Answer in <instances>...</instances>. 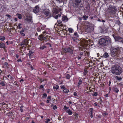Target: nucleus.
<instances>
[{
  "mask_svg": "<svg viewBox=\"0 0 123 123\" xmlns=\"http://www.w3.org/2000/svg\"><path fill=\"white\" fill-rule=\"evenodd\" d=\"M110 55L113 58L117 60H121L122 57L121 54H123V48L122 47L111 46L110 48Z\"/></svg>",
  "mask_w": 123,
  "mask_h": 123,
  "instance_id": "nucleus-1",
  "label": "nucleus"
},
{
  "mask_svg": "<svg viewBox=\"0 0 123 123\" xmlns=\"http://www.w3.org/2000/svg\"><path fill=\"white\" fill-rule=\"evenodd\" d=\"M111 39L109 37L104 36L99 40L98 46L100 48L108 46L109 45L112 46Z\"/></svg>",
  "mask_w": 123,
  "mask_h": 123,
  "instance_id": "nucleus-2",
  "label": "nucleus"
},
{
  "mask_svg": "<svg viewBox=\"0 0 123 123\" xmlns=\"http://www.w3.org/2000/svg\"><path fill=\"white\" fill-rule=\"evenodd\" d=\"M111 71L113 74L119 75L121 74L123 72V69L121 67L117 65H113L111 68Z\"/></svg>",
  "mask_w": 123,
  "mask_h": 123,
  "instance_id": "nucleus-3",
  "label": "nucleus"
},
{
  "mask_svg": "<svg viewBox=\"0 0 123 123\" xmlns=\"http://www.w3.org/2000/svg\"><path fill=\"white\" fill-rule=\"evenodd\" d=\"M108 10L109 12L112 14H114L116 12V7L110 5Z\"/></svg>",
  "mask_w": 123,
  "mask_h": 123,
  "instance_id": "nucleus-4",
  "label": "nucleus"
},
{
  "mask_svg": "<svg viewBox=\"0 0 123 123\" xmlns=\"http://www.w3.org/2000/svg\"><path fill=\"white\" fill-rule=\"evenodd\" d=\"M73 49L72 47H68L64 48L63 49V51L65 53H68L72 55L73 54Z\"/></svg>",
  "mask_w": 123,
  "mask_h": 123,
  "instance_id": "nucleus-5",
  "label": "nucleus"
},
{
  "mask_svg": "<svg viewBox=\"0 0 123 123\" xmlns=\"http://www.w3.org/2000/svg\"><path fill=\"white\" fill-rule=\"evenodd\" d=\"M112 36L114 39L115 41L120 42V41L121 40L123 39V38H122L121 37L119 36H116L113 34L112 35Z\"/></svg>",
  "mask_w": 123,
  "mask_h": 123,
  "instance_id": "nucleus-6",
  "label": "nucleus"
},
{
  "mask_svg": "<svg viewBox=\"0 0 123 123\" xmlns=\"http://www.w3.org/2000/svg\"><path fill=\"white\" fill-rule=\"evenodd\" d=\"M43 13L48 18H50L51 16L49 11L48 10H45L43 11Z\"/></svg>",
  "mask_w": 123,
  "mask_h": 123,
  "instance_id": "nucleus-7",
  "label": "nucleus"
},
{
  "mask_svg": "<svg viewBox=\"0 0 123 123\" xmlns=\"http://www.w3.org/2000/svg\"><path fill=\"white\" fill-rule=\"evenodd\" d=\"M86 55L85 53H83V52H80L79 53V54L77 55V57L78 60L81 59L82 58V57L83 56H85Z\"/></svg>",
  "mask_w": 123,
  "mask_h": 123,
  "instance_id": "nucleus-8",
  "label": "nucleus"
},
{
  "mask_svg": "<svg viewBox=\"0 0 123 123\" xmlns=\"http://www.w3.org/2000/svg\"><path fill=\"white\" fill-rule=\"evenodd\" d=\"M0 48H3L4 50H6L7 47L5 46V44L2 42H0Z\"/></svg>",
  "mask_w": 123,
  "mask_h": 123,
  "instance_id": "nucleus-9",
  "label": "nucleus"
},
{
  "mask_svg": "<svg viewBox=\"0 0 123 123\" xmlns=\"http://www.w3.org/2000/svg\"><path fill=\"white\" fill-rule=\"evenodd\" d=\"M24 44H20V45L22 46L23 45L26 46L29 43L28 41L26 39H25L24 40Z\"/></svg>",
  "mask_w": 123,
  "mask_h": 123,
  "instance_id": "nucleus-10",
  "label": "nucleus"
},
{
  "mask_svg": "<svg viewBox=\"0 0 123 123\" xmlns=\"http://www.w3.org/2000/svg\"><path fill=\"white\" fill-rule=\"evenodd\" d=\"M82 81L81 79L79 80V81L78 83L77 87L78 88H81V85L82 84Z\"/></svg>",
  "mask_w": 123,
  "mask_h": 123,
  "instance_id": "nucleus-11",
  "label": "nucleus"
},
{
  "mask_svg": "<svg viewBox=\"0 0 123 123\" xmlns=\"http://www.w3.org/2000/svg\"><path fill=\"white\" fill-rule=\"evenodd\" d=\"M75 1L74 3L75 6H74V7H76L80 2L81 1V0H75Z\"/></svg>",
  "mask_w": 123,
  "mask_h": 123,
  "instance_id": "nucleus-12",
  "label": "nucleus"
},
{
  "mask_svg": "<svg viewBox=\"0 0 123 123\" xmlns=\"http://www.w3.org/2000/svg\"><path fill=\"white\" fill-rule=\"evenodd\" d=\"M39 7L37 6L35 7V8L33 10V12L35 13H37L39 11Z\"/></svg>",
  "mask_w": 123,
  "mask_h": 123,
  "instance_id": "nucleus-13",
  "label": "nucleus"
},
{
  "mask_svg": "<svg viewBox=\"0 0 123 123\" xmlns=\"http://www.w3.org/2000/svg\"><path fill=\"white\" fill-rule=\"evenodd\" d=\"M31 17L30 16H28L27 17L25 20L27 22H30L31 21Z\"/></svg>",
  "mask_w": 123,
  "mask_h": 123,
  "instance_id": "nucleus-14",
  "label": "nucleus"
},
{
  "mask_svg": "<svg viewBox=\"0 0 123 123\" xmlns=\"http://www.w3.org/2000/svg\"><path fill=\"white\" fill-rule=\"evenodd\" d=\"M112 90L116 93H117L119 91V90L117 87H112Z\"/></svg>",
  "mask_w": 123,
  "mask_h": 123,
  "instance_id": "nucleus-15",
  "label": "nucleus"
},
{
  "mask_svg": "<svg viewBox=\"0 0 123 123\" xmlns=\"http://www.w3.org/2000/svg\"><path fill=\"white\" fill-rule=\"evenodd\" d=\"M60 11V9H57L55 8H53V13L56 14L58 12Z\"/></svg>",
  "mask_w": 123,
  "mask_h": 123,
  "instance_id": "nucleus-16",
  "label": "nucleus"
},
{
  "mask_svg": "<svg viewBox=\"0 0 123 123\" xmlns=\"http://www.w3.org/2000/svg\"><path fill=\"white\" fill-rule=\"evenodd\" d=\"M34 52L32 51L31 50H29V53L28 54V55L29 56L30 58H31V57H32L33 56L32 54Z\"/></svg>",
  "mask_w": 123,
  "mask_h": 123,
  "instance_id": "nucleus-17",
  "label": "nucleus"
},
{
  "mask_svg": "<svg viewBox=\"0 0 123 123\" xmlns=\"http://www.w3.org/2000/svg\"><path fill=\"white\" fill-rule=\"evenodd\" d=\"M101 57L105 58H107L109 57L108 54L107 52H105L103 55L101 56Z\"/></svg>",
  "mask_w": 123,
  "mask_h": 123,
  "instance_id": "nucleus-18",
  "label": "nucleus"
},
{
  "mask_svg": "<svg viewBox=\"0 0 123 123\" xmlns=\"http://www.w3.org/2000/svg\"><path fill=\"white\" fill-rule=\"evenodd\" d=\"M20 33L22 36L24 37L25 36L26 32V31H20Z\"/></svg>",
  "mask_w": 123,
  "mask_h": 123,
  "instance_id": "nucleus-19",
  "label": "nucleus"
},
{
  "mask_svg": "<svg viewBox=\"0 0 123 123\" xmlns=\"http://www.w3.org/2000/svg\"><path fill=\"white\" fill-rule=\"evenodd\" d=\"M43 36L42 35H41L38 37V38L39 40L41 41H43Z\"/></svg>",
  "mask_w": 123,
  "mask_h": 123,
  "instance_id": "nucleus-20",
  "label": "nucleus"
},
{
  "mask_svg": "<svg viewBox=\"0 0 123 123\" xmlns=\"http://www.w3.org/2000/svg\"><path fill=\"white\" fill-rule=\"evenodd\" d=\"M51 107H53V109L54 110H55L57 108V106L56 105H54L53 104H52L50 105Z\"/></svg>",
  "mask_w": 123,
  "mask_h": 123,
  "instance_id": "nucleus-21",
  "label": "nucleus"
},
{
  "mask_svg": "<svg viewBox=\"0 0 123 123\" xmlns=\"http://www.w3.org/2000/svg\"><path fill=\"white\" fill-rule=\"evenodd\" d=\"M66 78L67 79H70L71 77V76L69 74H66L65 75Z\"/></svg>",
  "mask_w": 123,
  "mask_h": 123,
  "instance_id": "nucleus-22",
  "label": "nucleus"
},
{
  "mask_svg": "<svg viewBox=\"0 0 123 123\" xmlns=\"http://www.w3.org/2000/svg\"><path fill=\"white\" fill-rule=\"evenodd\" d=\"M57 23L58 24L59 26H62V22L60 20L57 21Z\"/></svg>",
  "mask_w": 123,
  "mask_h": 123,
  "instance_id": "nucleus-23",
  "label": "nucleus"
},
{
  "mask_svg": "<svg viewBox=\"0 0 123 123\" xmlns=\"http://www.w3.org/2000/svg\"><path fill=\"white\" fill-rule=\"evenodd\" d=\"M66 112L68 113V114L69 115H71L72 114V111L70 109H68L67 110Z\"/></svg>",
  "mask_w": 123,
  "mask_h": 123,
  "instance_id": "nucleus-24",
  "label": "nucleus"
},
{
  "mask_svg": "<svg viewBox=\"0 0 123 123\" xmlns=\"http://www.w3.org/2000/svg\"><path fill=\"white\" fill-rule=\"evenodd\" d=\"M116 79L119 81H120L122 80V78L121 77L116 76Z\"/></svg>",
  "mask_w": 123,
  "mask_h": 123,
  "instance_id": "nucleus-25",
  "label": "nucleus"
},
{
  "mask_svg": "<svg viewBox=\"0 0 123 123\" xmlns=\"http://www.w3.org/2000/svg\"><path fill=\"white\" fill-rule=\"evenodd\" d=\"M13 113L12 112H9L6 113V115L7 116L9 117H11V116H12V114Z\"/></svg>",
  "mask_w": 123,
  "mask_h": 123,
  "instance_id": "nucleus-26",
  "label": "nucleus"
},
{
  "mask_svg": "<svg viewBox=\"0 0 123 123\" xmlns=\"http://www.w3.org/2000/svg\"><path fill=\"white\" fill-rule=\"evenodd\" d=\"M74 116L75 117L76 119H78V116H79V114L75 112V113L74 114Z\"/></svg>",
  "mask_w": 123,
  "mask_h": 123,
  "instance_id": "nucleus-27",
  "label": "nucleus"
},
{
  "mask_svg": "<svg viewBox=\"0 0 123 123\" xmlns=\"http://www.w3.org/2000/svg\"><path fill=\"white\" fill-rule=\"evenodd\" d=\"M47 94L46 93H44L42 97L43 98H45L47 97Z\"/></svg>",
  "mask_w": 123,
  "mask_h": 123,
  "instance_id": "nucleus-28",
  "label": "nucleus"
},
{
  "mask_svg": "<svg viewBox=\"0 0 123 123\" xmlns=\"http://www.w3.org/2000/svg\"><path fill=\"white\" fill-rule=\"evenodd\" d=\"M78 38L77 37H72V39H73V41L76 42L77 40L78 39Z\"/></svg>",
  "mask_w": 123,
  "mask_h": 123,
  "instance_id": "nucleus-29",
  "label": "nucleus"
},
{
  "mask_svg": "<svg viewBox=\"0 0 123 123\" xmlns=\"http://www.w3.org/2000/svg\"><path fill=\"white\" fill-rule=\"evenodd\" d=\"M16 15L18 16V18L19 19H20L22 18V16L20 14L17 13L16 14Z\"/></svg>",
  "mask_w": 123,
  "mask_h": 123,
  "instance_id": "nucleus-30",
  "label": "nucleus"
},
{
  "mask_svg": "<svg viewBox=\"0 0 123 123\" xmlns=\"http://www.w3.org/2000/svg\"><path fill=\"white\" fill-rule=\"evenodd\" d=\"M59 86L57 85H56V86H54L53 87V88L57 90L59 89Z\"/></svg>",
  "mask_w": 123,
  "mask_h": 123,
  "instance_id": "nucleus-31",
  "label": "nucleus"
},
{
  "mask_svg": "<svg viewBox=\"0 0 123 123\" xmlns=\"http://www.w3.org/2000/svg\"><path fill=\"white\" fill-rule=\"evenodd\" d=\"M68 20V18L67 17L64 16L62 18V20L63 21H67Z\"/></svg>",
  "mask_w": 123,
  "mask_h": 123,
  "instance_id": "nucleus-32",
  "label": "nucleus"
},
{
  "mask_svg": "<svg viewBox=\"0 0 123 123\" xmlns=\"http://www.w3.org/2000/svg\"><path fill=\"white\" fill-rule=\"evenodd\" d=\"M47 47L45 45H43L42 46H40L39 48V49L41 50H43L44 48H46Z\"/></svg>",
  "mask_w": 123,
  "mask_h": 123,
  "instance_id": "nucleus-33",
  "label": "nucleus"
},
{
  "mask_svg": "<svg viewBox=\"0 0 123 123\" xmlns=\"http://www.w3.org/2000/svg\"><path fill=\"white\" fill-rule=\"evenodd\" d=\"M5 83V82L2 81L0 82V85L3 86H6Z\"/></svg>",
  "mask_w": 123,
  "mask_h": 123,
  "instance_id": "nucleus-34",
  "label": "nucleus"
},
{
  "mask_svg": "<svg viewBox=\"0 0 123 123\" xmlns=\"http://www.w3.org/2000/svg\"><path fill=\"white\" fill-rule=\"evenodd\" d=\"M5 39V37L4 36H1L0 37V40L2 41H4Z\"/></svg>",
  "mask_w": 123,
  "mask_h": 123,
  "instance_id": "nucleus-35",
  "label": "nucleus"
},
{
  "mask_svg": "<svg viewBox=\"0 0 123 123\" xmlns=\"http://www.w3.org/2000/svg\"><path fill=\"white\" fill-rule=\"evenodd\" d=\"M69 92V90L68 89H66L65 90H63V93H68V92Z\"/></svg>",
  "mask_w": 123,
  "mask_h": 123,
  "instance_id": "nucleus-36",
  "label": "nucleus"
},
{
  "mask_svg": "<svg viewBox=\"0 0 123 123\" xmlns=\"http://www.w3.org/2000/svg\"><path fill=\"white\" fill-rule=\"evenodd\" d=\"M98 95V93L97 92H95L94 93H93L92 95L93 96H96Z\"/></svg>",
  "mask_w": 123,
  "mask_h": 123,
  "instance_id": "nucleus-37",
  "label": "nucleus"
},
{
  "mask_svg": "<svg viewBox=\"0 0 123 123\" xmlns=\"http://www.w3.org/2000/svg\"><path fill=\"white\" fill-rule=\"evenodd\" d=\"M61 88V89H63V90H65L67 89V88L65 87L64 85L61 86H60Z\"/></svg>",
  "mask_w": 123,
  "mask_h": 123,
  "instance_id": "nucleus-38",
  "label": "nucleus"
},
{
  "mask_svg": "<svg viewBox=\"0 0 123 123\" xmlns=\"http://www.w3.org/2000/svg\"><path fill=\"white\" fill-rule=\"evenodd\" d=\"M38 79H39L40 81V82L41 83L42 82L44 81V80L43 79H41L39 77H38Z\"/></svg>",
  "mask_w": 123,
  "mask_h": 123,
  "instance_id": "nucleus-39",
  "label": "nucleus"
},
{
  "mask_svg": "<svg viewBox=\"0 0 123 123\" xmlns=\"http://www.w3.org/2000/svg\"><path fill=\"white\" fill-rule=\"evenodd\" d=\"M74 95L76 97H79V96L77 95V93L76 92H74Z\"/></svg>",
  "mask_w": 123,
  "mask_h": 123,
  "instance_id": "nucleus-40",
  "label": "nucleus"
},
{
  "mask_svg": "<svg viewBox=\"0 0 123 123\" xmlns=\"http://www.w3.org/2000/svg\"><path fill=\"white\" fill-rule=\"evenodd\" d=\"M74 35L76 37H77V38H79V36L77 34V32H75L74 33Z\"/></svg>",
  "mask_w": 123,
  "mask_h": 123,
  "instance_id": "nucleus-41",
  "label": "nucleus"
},
{
  "mask_svg": "<svg viewBox=\"0 0 123 123\" xmlns=\"http://www.w3.org/2000/svg\"><path fill=\"white\" fill-rule=\"evenodd\" d=\"M4 66L7 68H8V64L6 62L4 64Z\"/></svg>",
  "mask_w": 123,
  "mask_h": 123,
  "instance_id": "nucleus-42",
  "label": "nucleus"
},
{
  "mask_svg": "<svg viewBox=\"0 0 123 123\" xmlns=\"http://www.w3.org/2000/svg\"><path fill=\"white\" fill-rule=\"evenodd\" d=\"M87 73H88V71L86 70L85 69L83 72L84 75H86Z\"/></svg>",
  "mask_w": 123,
  "mask_h": 123,
  "instance_id": "nucleus-43",
  "label": "nucleus"
},
{
  "mask_svg": "<svg viewBox=\"0 0 123 123\" xmlns=\"http://www.w3.org/2000/svg\"><path fill=\"white\" fill-rule=\"evenodd\" d=\"M87 32V31H81V33L83 34H86Z\"/></svg>",
  "mask_w": 123,
  "mask_h": 123,
  "instance_id": "nucleus-44",
  "label": "nucleus"
},
{
  "mask_svg": "<svg viewBox=\"0 0 123 123\" xmlns=\"http://www.w3.org/2000/svg\"><path fill=\"white\" fill-rule=\"evenodd\" d=\"M90 112V114L92 113L93 114V109L92 108H90L89 109Z\"/></svg>",
  "mask_w": 123,
  "mask_h": 123,
  "instance_id": "nucleus-45",
  "label": "nucleus"
},
{
  "mask_svg": "<svg viewBox=\"0 0 123 123\" xmlns=\"http://www.w3.org/2000/svg\"><path fill=\"white\" fill-rule=\"evenodd\" d=\"M88 17V16L86 15L84 16L83 17V18H84V20H86Z\"/></svg>",
  "mask_w": 123,
  "mask_h": 123,
  "instance_id": "nucleus-46",
  "label": "nucleus"
},
{
  "mask_svg": "<svg viewBox=\"0 0 123 123\" xmlns=\"http://www.w3.org/2000/svg\"><path fill=\"white\" fill-rule=\"evenodd\" d=\"M99 99H100V101L99 102V104L101 105H102V103L103 102V101L102 99H101L100 97V98H99Z\"/></svg>",
  "mask_w": 123,
  "mask_h": 123,
  "instance_id": "nucleus-47",
  "label": "nucleus"
},
{
  "mask_svg": "<svg viewBox=\"0 0 123 123\" xmlns=\"http://www.w3.org/2000/svg\"><path fill=\"white\" fill-rule=\"evenodd\" d=\"M69 108L68 107H67L66 105H65L64 106L63 108L65 110H67Z\"/></svg>",
  "mask_w": 123,
  "mask_h": 123,
  "instance_id": "nucleus-48",
  "label": "nucleus"
},
{
  "mask_svg": "<svg viewBox=\"0 0 123 123\" xmlns=\"http://www.w3.org/2000/svg\"><path fill=\"white\" fill-rule=\"evenodd\" d=\"M13 84L14 85L17 86L18 87L19 86L18 85L16 81H15L14 82Z\"/></svg>",
  "mask_w": 123,
  "mask_h": 123,
  "instance_id": "nucleus-49",
  "label": "nucleus"
},
{
  "mask_svg": "<svg viewBox=\"0 0 123 123\" xmlns=\"http://www.w3.org/2000/svg\"><path fill=\"white\" fill-rule=\"evenodd\" d=\"M47 120L45 121V123H48V122H49L50 121V119L49 118H47L46 119Z\"/></svg>",
  "mask_w": 123,
  "mask_h": 123,
  "instance_id": "nucleus-50",
  "label": "nucleus"
},
{
  "mask_svg": "<svg viewBox=\"0 0 123 123\" xmlns=\"http://www.w3.org/2000/svg\"><path fill=\"white\" fill-rule=\"evenodd\" d=\"M108 115V113H107L105 112L103 113V114H102V115H103L104 117H105V116Z\"/></svg>",
  "mask_w": 123,
  "mask_h": 123,
  "instance_id": "nucleus-51",
  "label": "nucleus"
},
{
  "mask_svg": "<svg viewBox=\"0 0 123 123\" xmlns=\"http://www.w3.org/2000/svg\"><path fill=\"white\" fill-rule=\"evenodd\" d=\"M22 25V24H18V25L17 26V27L19 29H21L22 28V27L21 26H20L21 25Z\"/></svg>",
  "mask_w": 123,
  "mask_h": 123,
  "instance_id": "nucleus-52",
  "label": "nucleus"
},
{
  "mask_svg": "<svg viewBox=\"0 0 123 123\" xmlns=\"http://www.w3.org/2000/svg\"><path fill=\"white\" fill-rule=\"evenodd\" d=\"M89 27L91 29V30L92 31L94 30V27L93 26H89Z\"/></svg>",
  "mask_w": 123,
  "mask_h": 123,
  "instance_id": "nucleus-53",
  "label": "nucleus"
},
{
  "mask_svg": "<svg viewBox=\"0 0 123 123\" xmlns=\"http://www.w3.org/2000/svg\"><path fill=\"white\" fill-rule=\"evenodd\" d=\"M46 45H48L49 47H52V45L50 43H48L46 44Z\"/></svg>",
  "mask_w": 123,
  "mask_h": 123,
  "instance_id": "nucleus-54",
  "label": "nucleus"
},
{
  "mask_svg": "<svg viewBox=\"0 0 123 123\" xmlns=\"http://www.w3.org/2000/svg\"><path fill=\"white\" fill-rule=\"evenodd\" d=\"M17 62H22V60L21 58H19V59H18L17 60Z\"/></svg>",
  "mask_w": 123,
  "mask_h": 123,
  "instance_id": "nucleus-55",
  "label": "nucleus"
},
{
  "mask_svg": "<svg viewBox=\"0 0 123 123\" xmlns=\"http://www.w3.org/2000/svg\"><path fill=\"white\" fill-rule=\"evenodd\" d=\"M39 89L43 88V85H40L39 87Z\"/></svg>",
  "mask_w": 123,
  "mask_h": 123,
  "instance_id": "nucleus-56",
  "label": "nucleus"
},
{
  "mask_svg": "<svg viewBox=\"0 0 123 123\" xmlns=\"http://www.w3.org/2000/svg\"><path fill=\"white\" fill-rule=\"evenodd\" d=\"M118 84L120 86H123V84L121 83H119Z\"/></svg>",
  "mask_w": 123,
  "mask_h": 123,
  "instance_id": "nucleus-57",
  "label": "nucleus"
},
{
  "mask_svg": "<svg viewBox=\"0 0 123 123\" xmlns=\"http://www.w3.org/2000/svg\"><path fill=\"white\" fill-rule=\"evenodd\" d=\"M50 90L49 89H46L47 92L49 93L50 92Z\"/></svg>",
  "mask_w": 123,
  "mask_h": 123,
  "instance_id": "nucleus-58",
  "label": "nucleus"
},
{
  "mask_svg": "<svg viewBox=\"0 0 123 123\" xmlns=\"http://www.w3.org/2000/svg\"><path fill=\"white\" fill-rule=\"evenodd\" d=\"M109 94H106L104 95V96L105 97H108Z\"/></svg>",
  "mask_w": 123,
  "mask_h": 123,
  "instance_id": "nucleus-59",
  "label": "nucleus"
},
{
  "mask_svg": "<svg viewBox=\"0 0 123 123\" xmlns=\"http://www.w3.org/2000/svg\"><path fill=\"white\" fill-rule=\"evenodd\" d=\"M51 96H49L47 97V98L48 99H50L51 98Z\"/></svg>",
  "mask_w": 123,
  "mask_h": 123,
  "instance_id": "nucleus-60",
  "label": "nucleus"
},
{
  "mask_svg": "<svg viewBox=\"0 0 123 123\" xmlns=\"http://www.w3.org/2000/svg\"><path fill=\"white\" fill-rule=\"evenodd\" d=\"M93 105L96 106H97V105H98L97 103L96 102H95V103H94V104Z\"/></svg>",
  "mask_w": 123,
  "mask_h": 123,
  "instance_id": "nucleus-61",
  "label": "nucleus"
},
{
  "mask_svg": "<svg viewBox=\"0 0 123 123\" xmlns=\"http://www.w3.org/2000/svg\"><path fill=\"white\" fill-rule=\"evenodd\" d=\"M111 80L109 81V84H108V85L109 86H111Z\"/></svg>",
  "mask_w": 123,
  "mask_h": 123,
  "instance_id": "nucleus-62",
  "label": "nucleus"
},
{
  "mask_svg": "<svg viewBox=\"0 0 123 123\" xmlns=\"http://www.w3.org/2000/svg\"><path fill=\"white\" fill-rule=\"evenodd\" d=\"M15 56L17 59H18V57H19V55L17 54Z\"/></svg>",
  "mask_w": 123,
  "mask_h": 123,
  "instance_id": "nucleus-63",
  "label": "nucleus"
},
{
  "mask_svg": "<svg viewBox=\"0 0 123 123\" xmlns=\"http://www.w3.org/2000/svg\"><path fill=\"white\" fill-rule=\"evenodd\" d=\"M19 111L22 112H23V109L22 108H20Z\"/></svg>",
  "mask_w": 123,
  "mask_h": 123,
  "instance_id": "nucleus-64",
  "label": "nucleus"
}]
</instances>
